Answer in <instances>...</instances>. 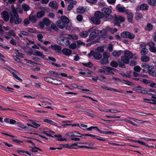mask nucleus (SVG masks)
Wrapping results in <instances>:
<instances>
[{"instance_id": "61", "label": "nucleus", "mask_w": 156, "mask_h": 156, "mask_svg": "<svg viewBox=\"0 0 156 156\" xmlns=\"http://www.w3.org/2000/svg\"><path fill=\"white\" fill-rule=\"evenodd\" d=\"M38 40L41 42H43L42 39L43 38V36L41 34H38L37 35Z\"/></svg>"}, {"instance_id": "40", "label": "nucleus", "mask_w": 156, "mask_h": 156, "mask_svg": "<svg viewBox=\"0 0 156 156\" xmlns=\"http://www.w3.org/2000/svg\"><path fill=\"white\" fill-rule=\"evenodd\" d=\"M45 14L44 12V11H41L38 12H37V16L39 18L42 17Z\"/></svg>"}, {"instance_id": "64", "label": "nucleus", "mask_w": 156, "mask_h": 156, "mask_svg": "<svg viewBox=\"0 0 156 156\" xmlns=\"http://www.w3.org/2000/svg\"><path fill=\"white\" fill-rule=\"evenodd\" d=\"M8 34L10 36H12L15 37L16 36V34L12 30H10Z\"/></svg>"}, {"instance_id": "20", "label": "nucleus", "mask_w": 156, "mask_h": 156, "mask_svg": "<svg viewBox=\"0 0 156 156\" xmlns=\"http://www.w3.org/2000/svg\"><path fill=\"white\" fill-rule=\"evenodd\" d=\"M136 80H140L144 84H149L151 83V81L146 79H134Z\"/></svg>"}, {"instance_id": "58", "label": "nucleus", "mask_w": 156, "mask_h": 156, "mask_svg": "<svg viewBox=\"0 0 156 156\" xmlns=\"http://www.w3.org/2000/svg\"><path fill=\"white\" fill-rule=\"evenodd\" d=\"M111 65L114 67H117L118 66V64L117 62L115 61H112L110 63Z\"/></svg>"}, {"instance_id": "51", "label": "nucleus", "mask_w": 156, "mask_h": 156, "mask_svg": "<svg viewBox=\"0 0 156 156\" xmlns=\"http://www.w3.org/2000/svg\"><path fill=\"white\" fill-rule=\"evenodd\" d=\"M54 136L56 137H58V140L59 141H66L67 140V139L66 138H62V136L61 135H55Z\"/></svg>"}, {"instance_id": "47", "label": "nucleus", "mask_w": 156, "mask_h": 156, "mask_svg": "<svg viewBox=\"0 0 156 156\" xmlns=\"http://www.w3.org/2000/svg\"><path fill=\"white\" fill-rule=\"evenodd\" d=\"M82 64L87 67H91L93 66L92 64L90 62H88L87 63H83Z\"/></svg>"}, {"instance_id": "44", "label": "nucleus", "mask_w": 156, "mask_h": 156, "mask_svg": "<svg viewBox=\"0 0 156 156\" xmlns=\"http://www.w3.org/2000/svg\"><path fill=\"white\" fill-rule=\"evenodd\" d=\"M127 35V38H129L130 39H133L135 37V35L134 34L131 33L129 32H128Z\"/></svg>"}, {"instance_id": "49", "label": "nucleus", "mask_w": 156, "mask_h": 156, "mask_svg": "<svg viewBox=\"0 0 156 156\" xmlns=\"http://www.w3.org/2000/svg\"><path fill=\"white\" fill-rule=\"evenodd\" d=\"M125 121H126V122H128L129 123H130L132 125H133V126H135L136 127H138V125L136 124V123H134V122H133L132 121L127 119H124L123 120Z\"/></svg>"}, {"instance_id": "15", "label": "nucleus", "mask_w": 156, "mask_h": 156, "mask_svg": "<svg viewBox=\"0 0 156 156\" xmlns=\"http://www.w3.org/2000/svg\"><path fill=\"white\" fill-rule=\"evenodd\" d=\"M62 51L63 54L66 56H69L72 53L71 50L67 48L62 49Z\"/></svg>"}, {"instance_id": "46", "label": "nucleus", "mask_w": 156, "mask_h": 156, "mask_svg": "<svg viewBox=\"0 0 156 156\" xmlns=\"http://www.w3.org/2000/svg\"><path fill=\"white\" fill-rule=\"evenodd\" d=\"M128 31H124L121 34V36L123 38H127Z\"/></svg>"}, {"instance_id": "36", "label": "nucleus", "mask_w": 156, "mask_h": 156, "mask_svg": "<svg viewBox=\"0 0 156 156\" xmlns=\"http://www.w3.org/2000/svg\"><path fill=\"white\" fill-rule=\"evenodd\" d=\"M153 29V26L152 25L149 23H147V26L145 28V29L146 30L148 31H150L152 30Z\"/></svg>"}, {"instance_id": "27", "label": "nucleus", "mask_w": 156, "mask_h": 156, "mask_svg": "<svg viewBox=\"0 0 156 156\" xmlns=\"http://www.w3.org/2000/svg\"><path fill=\"white\" fill-rule=\"evenodd\" d=\"M123 52L122 50H119V51H115L112 52V55L115 57L119 56Z\"/></svg>"}, {"instance_id": "37", "label": "nucleus", "mask_w": 156, "mask_h": 156, "mask_svg": "<svg viewBox=\"0 0 156 156\" xmlns=\"http://www.w3.org/2000/svg\"><path fill=\"white\" fill-rule=\"evenodd\" d=\"M147 2L148 3L151 5H156V0H148Z\"/></svg>"}, {"instance_id": "34", "label": "nucleus", "mask_w": 156, "mask_h": 156, "mask_svg": "<svg viewBox=\"0 0 156 156\" xmlns=\"http://www.w3.org/2000/svg\"><path fill=\"white\" fill-rule=\"evenodd\" d=\"M22 8L24 11H28L30 9L29 6L25 4H24L22 5Z\"/></svg>"}, {"instance_id": "22", "label": "nucleus", "mask_w": 156, "mask_h": 156, "mask_svg": "<svg viewBox=\"0 0 156 156\" xmlns=\"http://www.w3.org/2000/svg\"><path fill=\"white\" fill-rule=\"evenodd\" d=\"M32 54L34 55H36L43 58L45 57V55L43 54V53L39 51H35Z\"/></svg>"}, {"instance_id": "56", "label": "nucleus", "mask_w": 156, "mask_h": 156, "mask_svg": "<svg viewBox=\"0 0 156 156\" xmlns=\"http://www.w3.org/2000/svg\"><path fill=\"white\" fill-rule=\"evenodd\" d=\"M136 91L142 93H145V92H146L145 91L141 89V87L140 86L138 87L136 89Z\"/></svg>"}, {"instance_id": "3", "label": "nucleus", "mask_w": 156, "mask_h": 156, "mask_svg": "<svg viewBox=\"0 0 156 156\" xmlns=\"http://www.w3.org/2000/svg\"><path fill=\"white\" fill-rule=\"evenodd\" d=\"M112 11L111 9L108 8H104L101 9V12L99 11H96V14H99V16L101 17L106 18L112 13Z\"/></svg>"}, {"instance_id": "54", "label": "nucleus", "mask_w": 156, "mask_h": 156, "mask_svg": "<svg viewBox=\"0 0 156 156\" xmlns=\"http://www.w3.org/2000/svg\"><path fill=\"white\" fill-rule=\"evenodd\" d=\"M69 48L71 49H75L76 48V45L75 43H73L71 44H69V45L68 46Z\"/></svg>"}, {"instance_id": "42", "label": "nucleus", "mask_w": 156, "mask_h": 156, "mask_svg": "<svg viewBox=\"0 0 156 156\" xmlns=\"http://www.w3.org/2000/svg\"><path fill=\"white\" fill-rule=\"evenodd\" d=\"M133 74V75L135 77H147V76L146 75L140 74L135 72H134Z\"/></svg>"}, {"instance_id": "32", "label": "nucleus", "mask_w": 156, "mask_h": 156, "mask_svg": "<svg viewBox=\"0 0 156 156\" xmlns=\"http://www.w3.org/2000/svg\"><path fill=\"white\" fill-rule=\"evenodd\" d=\"M135 19L137 20H140L141 19L143 18L142 14L139 12L136 13L135 14Z\"/></svg>"}, {"instance_id": "2", "label": "nucleus", "mask_w": 156, "mask_h": 156, "mask_svg": "<svg viewBox=\"0 0 156 156\" xmlns=\"http://www.w3.org/2000/svg\"><path fill=\"white\" fill-rule=\"evenodd\" d=\"M60 19L61 20L57 22L56 25L59 28L62 29L69 23V20L66 16H61Z\"/></svg>"}, {"instance_id": "23", "label": "nucleus", "mask_w": 156, "mask_h": 156, "mask_svg": "<svg viewBox=\"0 0 156 156\" xmlns=\"http://www.w3.org/2000/svg\"><path fill=\"white\" fill-rule=\"evenodd\" d=\"M30 20L32 23L36 22L37 20V18L35 15H30L29 16Z\"/></svg>"}, {"instance_id": "33", "label": "nucleus", "mask_w": 156, "mask_h": 156, "mask_svg": "<svg viewBox=\"0 0 156 156\" xmlns=\"http://www.w3.org/2000/svg\"><path fill=\"white\" fill-rule=\"evenodd\" d=\"M43 133L45 134H46L47 136H51L53 137V136H52L51 135L54 133V132L51 131H44L43 132Z\"/></svg>"}, {"instance_id": "4", "label": "nucleus", "mask_w": 156, "mask_h": 156, "mask_svg": "<svg viewBox=\"0 0 156 156\" xmlns=\"http://www.w3.org/2000/svg\"><path fill=\"white\" fill-rule=\"evenodd\" d=\"M10 14L11 16L10 20V23L19 24L21 22L22 20L19 17L18 14L13 13L11 12Z\"/></svg>"}, {"instance_id": "18", "label": "nucleus", "mask_w": 156, "mask_h": 156, "mask_svg": "<svg viewBox=\"0 0 156 156\" xmlns=\"http://www.w3.org/2000/svg\"><path fill=\"white\" fill-rule=\"evenodd\" d=\"M124 55L129 59L132 58L133 57V55L132 53L130 51L127 50L125 51L124 53Z\"/></svg>"}, {"instance_id": "52", "label": "nucleus", "mask_w": 156, "mask_h": 156, "mask_svg": "<svg viewBox=\"0 0 156 156\" xmlns=\"http://www.w3.org/2000/svg\"><path fill=\"white\" fill-rule=\"evenodd\" d=\"M37 150L40 151H41V150L40 149L36 147H31V151L32 152H37Z\"/></svg>"}, {"instance_id": "50", "label": "nucleus", "mask_w": 156, "mask_h": 156, "mask_svg": "<svg viewBox=\"0 0 156 156\" xmlns=\"http://www.w3.org/2000/svg\"><path fill=\"white\" fill-rule=\"evenodd\" d=\"M69 38L70 39H72L73 40H77L78 38V37L76 34H73V35H69Z\"/></svg>"}, {"instance_id": "8", "label": "nucleus", "mask_w": 156, "mask_h": 156, "mask_svg": "<svg viewBox=\"0 0 156 156\" xmlns=\"http://www.w3.org/2000/svg\"><path fill=\"white\" fill-rule=\"evenodd\" d=\"M88 55L90 56L93 55L95 59L98 60L100 59L102 57V55L100 52L97 51L94 52V51H91Z\"/></svg>"}, {"instance_id": "6", "label": "nucleus", "mask_w": 156, "mask_h": 156, "mask_svg": "<svg viewBox=\"0 0 156 156\" xmlns=\"http://www.w3.org/2000/svg\"><path fill=\"white\" fill-rule=\"evenodd\" d=\"M96 12L94 13V16L91 18V21L94 24L98 25L100 23V19L102 18L99 16V14H96Z\"/></svg>"}, {"instance_id": "30", "label": "nucleus", "mask_w": 156, "mask_h": 156, "mask_svg": "<svg viewBox=\"0 0 156 156\" xmlns=\"http://www.w3.org/2000/svg\"><path fill=\"white\" fill-rule=\"evenodd\" d=\"M141 61L144 62H147L150 60L149 57L147 56H143L141 58Z\"/></svg>"}, {"instance_id": "19", "label": "nucleus", "mask_w": 156, "mask_h": 156, "mask_svg": "<svg viewBox=\"0 0 156 156\" xmlns=\"http://www.w3.org/2000/svg\"><path fill=\"white\" fill-rule=\"evenodd\" d=\"M49 6L55 9H57L58 8V5L57 3L55 1L50 2L49 3Z\"/></svg>"}, {"instance_id": "55", "label": "nucleus", "mask_w": 156, "mask_h": 156, "mask_svg": "<svg viewBox=\"0 0 156 156\" xmlns=\"http://www.w3.org/2000/svg\"><path fill=\"white\" fill-rule=\"evenodd\" d=\"M123 83H124L129 86H131L133 84V83L130 82L127 80H123Z\"/></svg>"}, {"instance_id": "57", "label": "nucleus", "mask_w": 156, "mask_h": 156, "mask_svg": "<svg viewBox=\"0 0 156 156\" xmlns=\"http://www.w3.org/2000/svg\"><path fill=\"white\" fill-rule=\"evenodd\" d=\"M102 56L103 57L108 59L110 57V55L109 53L105 52L103 53Z\"/></svg>"}, {"instance_id": "43", "label": "nucleus", "mask_w": 156, "mask_h": 156, "mask_svg": "<svg viewBox=\"0 0 156 156\" xmlns=\"http://www.w3.org/2000/svg\"><path fill=\"white\" fill-rule=\"evenodd\" d=\"M101 63L102 64H106L108 63V59L103 57L101 61Z\"/></svg>"}, {"instance_id": "60", "label": "nucleus", "mask_w": 156, "mask_h": 156, "mask_svg": "<svg viewBox=\"0 0 156 156\" xmlns=\"http://www.w3.org/2000/svg\"><path fill=\"white\" fill-rule=\"evenodd\" d=\"M16 124H17V126L20 128L24 129L26 128V127L24 125L21 124L19 122H16Z\"/></svg>"}, {"instance_id": "1", "label": "nucleus", "mask_w": 156, "mask_h": 156, "mask_svg": "<svg viewBox=\"0 0 156 156\" xmlns=\"http://www.w3.org/2000/svg\"><path fill=\"white\" fill-rule=\"evenodd\" d=\"M88 31L90 32L92 31L90 34L88 39L87 40V42L90 41L95 39L98 36V34H101L102 32L101 30H98L96 29L95 27H94L89 29Z\"/></svg>"}, {"instance_id": "10", "label": "nucleus", "mask_w": 156, "mask_h": 156, "mask_svg": "<svg viewBox=\"0 0 156 156\" xmlns=\"http://www.w3.org/2000/svg\"><path fill=\"white\" fill-rule=\"evenodd\" d=\"M147 45L149 47V50L151 52L153 53L156 52V47H154V43L152 41L149 42L148 43Z\"/></svg>"}, {"instance_id": "21", "label": "nucleus", "mask_w": 156, "mask_h": 156, "mask_svg": "<svg viewBox=\"0 0 156 156\" xmlns=\"http://www.w3.org/2000/svg\"><path fill=\"white\" fill-rule=\"evenodd\" d=\"M103 112H111L112 113H115L117 112H120V111L116 109H105L104 111H103Z\"/></svg>"}, {"instance_id": "53", "label": "nucleus", "mask_w": 156, "mask_h": 156, "mask_svg": "<svg viewBox=\"0 0 156 156\" xmlns=\"http://www.w3.org/2000/svg\"><path fill=\"white\" fill-rule=\"evenodd\" d=\"M83 136H84V138L86 137V136H88L90 137H92L93 138H95L96 139V137H98V136L96 135L91 134H84V135H83Z\"/></svg>"}, {"instance_id": "45", "label": "nucleus", "mask_w": 156, "mask_h": 156, "mask_svg": "<svg viewBox=\"0 0 156 156\" xmlns=\"http://www.w3.org/2000/svg\"><path fill=\"white\" fill-rule=\"evenodd\" d=\"M12 57L14 59L15 61H16L17 62L19 63H20L22 64H23V62H22L21 61L20 59L18 58V57H17L16 55H12Z\"/></svg>"}, {"instance_id": "62", "label": "nucleus", "mask_w": 156, "mask_h": 156, "mask_svg": "<svg viewBox=\"0 0 156 156\" xmlns=\"http://www.w3.org/2000/svg\"><path fill=\"white\" fill-rule=\"evenodd\" d=\"M134 69L136 71L140 72L141 69V68L140 66H137L134 67Z\"/></svg>"}, {"instance_id": "17", "label": "nucleus", "mask_w": 156, "mask_h": 156, "mask_svg": "<svg viewBox=\"0 0 156 156\" xmlns=\"http://www.w3.org/2000/svg\"><path fill=\"white\" fill-rule=\"evenodd\" d=\"M12 12L13 13L17 14V12H19L20 13L22 14L23 12V10L20 8H18L16 9L14 8H12Z\"/></svg>"}, {"instance_id": "59", "label": "nucleus", "mask_w": 156, "mask_h": 156, "mask_svg": "<svg viewBox=\"0 0 156 156\" xmlns=\"http://www.w3.org/2000/svg\"><path fill=\"white\" fill-rule=\"evenodd\" d=\"M141 67L144 69H143V71L144 72L145 70V69H148L149 67V65L146 63H144L141 65Z\"/></svg>"}, {"instance_id": "9", "label": "nucleus", "mask_w": 156, "mask_h": 156, "mask_svg": "<svg viewBox=\"0 0 156 156\" xmlns=\"http://www.w3.org/2000/svg\"><path fill=\"white\" fill-rule=\"evenodd\" d=\"M149 8L148 5L146 4H142L137 6L136 8L137 11H145L147 10Z\"/></svg>"}, {"instance_id": "31", "label": "nucleus", "mask_w": 156, "mask_h": 156, "mask_svg": "<svg viewBox=\"0 0 156 156\" xmlns=\"http://www.w3.org/2000/svg\"><path fill=\"white\" fill-rule=\"evenodd\" d=\"M42 21L44 23L45 25L47 26H49L51 24L50 20L48 18H44Z\"/></svg>"}, {"instance_id": "39", "label": "nucleus", "mask_w": 156, "mask_h": 156, "mask_svg": "<svg viewBox=\"0 0 156 156\" xmlns=\"http://www.w3.org/2000/svg\"><path fill=\"white\" fill-rule=\"evenodd\" d=\"M32 123L34 125L33 126V128H37L40 126V125L37 123V122H36L33 120H31Z\"/></svg>"}, {"instance_id": "14", "label": "nucleus", "mask_w": 156, "mask_h": 156, "mask_svg": "<svg viewBox=\"0 0 156 156\" xmlns=\"http://www.w3.org/2000/svg\"><path fill=\"white\" fill-rule=\"evenodd\" d=\"M125 20V19L124 17L119 16L115 17L114 21L116 23H119L120 22H123Z\"/></svg>"}, {"instance_id": "25", "label": "nucleus", "mask_w": 156, "mask_h": 156, "mask_svg": "<svg viewBox=\"0 0 156 156\" xmlns=\"http://www.w3.org/2000/svg\"><path fill=\"white\" fill-rule=\"evenodd\" d=\"M105 30L109 31V32L112 34H113L115 33L117 31V29L115 28H111L109 27H107L105 28Z\"/></svg>"}, {"instance_id": "38", "label": "nucleus", "mask_w": 156, "mask_h": 156, "mask_svg": "<svg viewBox=\"0 0 156 156\" xmlns=\"http://www.w3.org/2000/svg\"><path fill=\"white\" fill-rule=\"evenodd\" d=\"M108 30H105V28H104L102 31L101 36L102 38H105L107 37V31Z\"/></svg>"}, {"instance_id": "5", "label": "nucleus", "mask_w": 156, "mask_h": 156, "mask_svg": "<svg viewBox=\"0 0 156 156\" xmlns=\"http://www.w3.org/2000/svg\"><path fill=\"white\" fill-rule=\"evenodd\" d=\"M121 59L123 63H122V62L119 61V66L121 67L124 68L125 65L124 63L126 64H128L129 62V59L125 56L124 55L121 57Z\"/></svg>"}, {"instance_id": "48", "label": "nucleus", "mask_w": 156, "mask_h": 156, "mask_svg": "<svg viewBox=\"0 0 156 156\" xmlns=\"http://www.w3.org/2000/svg\"><path fill=\"white\" fill-rule=\"evenodd\" d=\"M148 52V50L146 48L142 49L140 51V53L142 55L147 54Z\"/></svg>"}, {"instance_id": "12", "label": "nucleus", "mask_w": 156, "mask_h": 156, "mask_svg": "<svg viewBox=\"0 0 156 156\" xmlns=\"http://www.w3.org/2000/svg\"><path fill=\"white\" fill-rule=\"evenodd\" d=\"M2 18L6 21H8L9 19V15L6 11H3L1 13Z\"/></svg>"}, {"instance_id": "63", "label": "nucleus", "mask_w": 156, "mask_h": 156, "mask_svg": "<svg viewBox=\"0 0 156 156\" xmlns=\"http://www.w3.org/2000/svg\"><path fill=\"white\" fill-rule=\"evenodd\" d=\"M76 11L79 13H83L84 12V10L82 8H78Z\"/></svg>"}, {"instance_id": "16", "label": "nucleus", "mask_w": 156, "mask_h": 156, "mask_svg": "<svg viewBox=\"0 0 156 156\" xmlns=\"http://www.w3.org/2000/svg\"><path fill=\"white\" fill-rule=\"evenodd\" d=\"M50 47L53 50L57 52L60 51L61 49V47L60 46L56 44L51 45Z\"/></svg>"}, {"instance_id": "24", "label": "nucleus", "mask_w": 156, "mask_h": 156, "mask_svg": "<svg viewBox=\"0 0 156 156\" xmlns=\"http://www.w3.org/2000/svg\"><path fill=\"white\" fill-rule=\"evenodd\" d=\"M52 80V83L56 85H59L62 83L61 80H58L57 79H51Z\"/></svg>"}, {"instance_id": "13", "label": "nucleus", "mask_w": 156, "mask_h": 156, "mask_svg": "<svg viewBox=\"0 0 156 156\" xmlns=\"http://www.w3.org/2000/svg\"><path fill=\"white\" fill-rule=\"evenodd\" d=\"M69 37H64L62 39V43L60 44L64 46H68L69 45L70 42Z\"/></svg>"}, {"instance_id": "26", "label": "nucleus", "mask_w": 156, "mask_h": 156, "mask_svg": "<svg viewBox=\"0 0 156 156\" xmlns=\"http://www.w3.org/2000/svg\"><path fill=\"white\" fill-rule=\"evenodd\" d=\"M128 21L130 23H132L133 21V14L132 13H129L128 12Z\"/></svg>"}, {"instance_id": "11", "label": "nucleus", "mask_w": 156, "mask_h": 156, "mask_svg": "<svg viewBox=\"0 0 156 156\" xmlns=\"http://www.w3.org/2000/svg\"><path fill=\"white\" fill-rule=\"evenodd\" d=\"M116 9L120 12L128 13V10L124 6H121L120 4H118L116 6Z\"/></svg>"}, {"instance_id": "7", "label": "nucleus", "mask_w": 156, "mask_h": 156, "mask_svg": "<svg viewBox=\"0 0 156 156\" xmlns=\"http://www.w3.org/2000/svg\"><path fill=\"white\" fill-rule=\"evenodd\" d=\"M68 136L72 138L75 137H82L84 138V134H80L79 132L77 131H73L69 133H67Z\"/></svg>"}, {"instance_id": "41", "label": "nucleus", "mask_w": 156, "mask_h": 156, "mask_svg": "<svg viewBox=\"0 0 156 156\" xmlns=\"http://www.w3.org/2000/svg\"><path fill=\"white\" fill-rule=\"evenodd\" d=\"M83 144H86L87 145V147H90L89 148H87V149H92V147L94 146V143L92 142H88L86 143H83Z\"/></svg>"}, {"instance_id": "35", "label": "nucleus", "mask_w": 156, "mask_h": 156, "mask_svg": "<svg viewBox=\"0 0 156 156\" xmlns=\"http://www.w3.org/2000/svg\"><path fill=\"white\" fill-rule=\"evenodd\" d=\"M104 69L105 70V73L108 72L110 73H112L114 69L110 67H105Z\"/></svg>"}, {"instance_id": "29", "label": "nucleus", "mask_w": 156, "mask_h": 156, "mask_svg": "<svg viewBox=\"0 0 156 156\" xmlns=\"http://www.w3.org/2000/svg\"><path fill=\"white\" fill-rule=\"evenodd\" d=\"M14 52L16 54V56L21 58H23L24 56V55L23 54L20 52L18 50H15L14 51Z\"/></svg>"}, {"instance_id": "28", "label": "nucleus", "mask_w": 156, "mask_h": 156, "mask_svg": "<svg viewBox=\"0 0 156 156\" xmlns=\"http://www.w3.org/2000/svg\"><path fill=\"white\" fill-rule=\"evenodd\" d=\"M89 32L87 31H83L80 33V35L83 38H85L88 35Z\"/></svg>"}]
</instances>
